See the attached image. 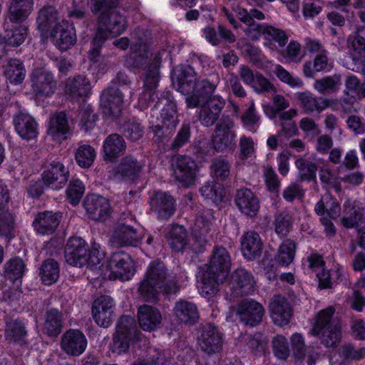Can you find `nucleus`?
Returning a JSON list of instances; mask_svg holds the SVG:
<instances>
[{
	"instance_id": "27",
	"label": "nucleus",
	"mask_w": 365,
	"mask_h": 365,
	"mask_svg": "<svg viewBox=\"0 0 365 365\" xmlns=\"http://www.w3.org/2000/svg\"><path fill=\"white\" fill-rule=\"evenodd\" d=\"M4 34L1 35L4 43L12 46H19L25 41L28 27L20 22L6 20L4 23Z\"/></svg>"
},
{
	"instance_id": "43",
	"label": "nucleus",
	"mask_w": 365,
	"mask_h": 365,
	"mask_svg": "<svg viewBox=\"0 0 365 365\" xmlns=\"http://www.w3.org/2000/svg\"><path fill=\"white\" fill-rule=\"evenodd\" d=\"M39 274L43 284L51 285L56 282L59 277V266L56 261L53 259L43 262Z\"/></svg>"
},
{
	"instance_id": "54",
	"label": "nucleus",
	"mask_w": 365,
	"mask_h": 365,
	"mask_svg": "<svg viewBox=\"0 0 365 365\" xmlns=\"http://www.w3.org/2000/svg\"><path fill=\"white\" fill-rule=\"evenodd\" d=\"M295 165L299 170V175L301 180L312 181L316 179L317 165L312 161L299 158L295 161Z\"/></svg>"
},
{
	"instance_id": "24",
	"label": "nucleus",
	"mask_w": 365,
	"mask_h": 365,
	"mask_svg": "<svg viewBox=\"0 0 365 365\" xmlns=\"http://www.w3.org/2000/svg\"><path fill=\"white\" fill-rule=\"evenodd\" d=\"M231 283L233 295L238 297L252 294L255 282L252 275L247 270L237 269L232 274Z\"/></svg>"
},
{
	"instance_id": "5",
	"label": "nucleus",
	"mask_w": 365,
	"mask_h": 365,
	"mask_svg": "<svg viewBox=\"0 0 365 365\" xmlns=\"http://www.w3.org/2000/svg\"><path fill=\"white\" fill-rule=\"evenodd\" d=\"M198 344L200 350L207 355L219 352L222 346V336L217 327L211 324L202 325Z\"/></svg>"
},
{
	"instance_id": "7",
	"label": "nucleus",
	"mask_w": 365,
	"mask_h": 365,
	"mask_svg": "<svg viewBox=\"0 0 365 365\" xmlns=\"http://www.w3.org/2000/svg\"><path fill=\"white\" fill-rule=\"evenodd\" d=\"M234 124L230 119H224L219 123L212 137L213 148L222 152L235 144V133L232 130Z\"/></svg>"
},
{
	"instance_id": "14",
	"label": "nucleus",
	"mask_w": 365,
	"mask_h": 365,
	"mask_svg": "<svg viewBox=\"0 0 365 365\" xmlns=\"http://www.w3.org/2000/svg\"><path fill=\"white\" fill-rule=\"evenodd\" d=\"M88 250V245L81 237H71L65 247L66 262L74 267H82L86 265V255Z\"/></svg>"
},
{
	"instance_id": "2",
	"label": "nucleus",
	"mask_w": 365,
	"mask_h": 365,
	"mask_svg": "<svg viewBox=\"0 0 365 365\" xmlns=\"http://www.w3.org/2000/svg\"><path fill=\"white\" fill-rule=\"evenodd\" d=\"M231 266V257L222 246H215L210 258L207 270L201 279V292L212 296L218 291V286L227 278Z\"/></svg>"
},
{
	"instance_id": "12",
	"label": "nucleus",
	"mask_w": 365,
	"mask_h": 365,
	"mask_svg": "<svg viewBox=\"0 0 365 365\" xmlns=\"http://www.w3.org/2000/svg\"><path fill=\"white\" fill-rule=\"evenodd\" d=\"M237 313L246 325L255 327L262 322L264 309L257 302L245 299L238 304Z\"/></svg>"
},
{
	"instance_id": "25",
	"label": "nucleus",
	"mask_w": 365,
	"mask_h": 365,
	"mask_svg": "<svg viewBox=\"0 0 365 365\" xmlns=\"http://www.w3.org/2000/svg\"><path fill=\"white\" fill-rule=\"evenodd\" d=\"M61 215L58 212L44 211L38 212L34 222V230L41 235H52L61 222Z\"/></svg>"
},
{
	"instance_id": "17",
	"label": "nucleus",
	"mask_w": 365,
	"mask_h": 365,
	"mask_svg": "<svg viewBox=\"0 0 365 365\" xmlns=\"http://www.w3.org/2000/svg\"><path fill=\"white\" fill-rule=\"evenodd\" d=\"M217 87L216 83L207 79L197 80L193 91L186 98L187 107L194 108L198 107L201 103L212 98Z\"/></svg>"
},
{
	"instance_id": "57",
	"label": "nucleus",
	"mask_w": 365,
	"mask_h": 365,
	"mask_svg": "<svg viewBox=\"0 0 365 365\" xmlns=\"http://www.w3.org/2000/svg\"><path fill=\"white\" fill-rule=\"evenodd\" d=\"M341 356L346 361H359L365 358V347H356L346 343L341 347Z\"/></svg>"
},
{
	"instance_id": "40",
	"label": "nucleus",
	"mask_w": 365,
	"mask_h": 365,
	"mask_svg": "<svg viewBox=\"0 0 365 365\" xmlns=\"http://www.w3.org/2000/svg\"><path fill=\"white\" fill-rule=\"evenodd\" d=\"M168 241L173 250H183L187 245V233L185 227L178 225H173L169 232Z\"/></svg>"
},
{
	"instance_id": "30",
	"label": "nucleus",
	"mask_w": 365,
	"mask_h": 365,
	"mask_svg": "<svg viewBox=\"0 0 365 365\" xmlns=\"http://www.w3.org/2000/svg\"><path fill=\"white\" fill-rule=\"evenodd\" d=\"M242 252L245 258L253 260L262 255L263 244L258 233L250 231L245 233L241 240Z\"/></svg>"
},
{
	"instance_id": "51",
	"label": "nucleus",
	"mask_w": 365,
	"mask_h": 365,
	"mask_svg": "<svg viewBox=\"0 0 365 365\" xmlns=\"http://www.w3.org/2000/svg\"><path fill=\"white\" fill-rule=\"evenodd\" d=\"M292 217L289 213L286 212L276 213L273 222L276 234L280 237L287 236L292 230Z\"/></svg>"
},
{
	"instance_id": "59",
	"label": "nucleus",
	"mask_w": 365,
	"mask_h": 365,
	"mask_svg": "<svg viewBox=\"0 0 365 365\" xmlns=\"http://www.w3.org/2000/svg\"><path fill=\"white\" fill-rule=\"evenodd\" d=\"M250 16L251 17L250 24L249 28L245 31L248 35L253 39L259 38L262 33V30L266 26L255 23V19L262 20L264 19V14L257 9H250Z\"/></svg>"
},
{
	"instance_id": "33",
	"label": "nucleus",
	"mask_w": 365,
	"mask_h": 365,
	"mask_svg": "<svg viewBox=\"0 0 365 365\" xmlns=\"http://www.w3.org/2000/svg\"><path fill=\"white\" fill-rule=\"evenodd\" d=\"M297 99L299 106L305 113L309 114L314 111L321 113L330 105L328 98H322L320 101L309 92H301L297 94Z\"/></svg>"
},
{
	"instance_id": "21",
	"label": "nucleus",
	"mask_w": 365,
	"mask_h": 365,
	"mask_svg": "<svg viewBox=\"0 0 365 365\" xmlns=\"http://www.w3.org/2000/svg\"><path fill=\"white\" fill-rule=\"evenodd\" d=\"M197 80L195 72L190 66L177 68L173 73L174 87L184 95L189 96L191 93Z\"/></svg>"
},
{
	"instance_id": "61",
	"label": "nucleus",
	"mask_w": 365,
	"mask_h": 365,
	"mask_svg": "<svg viewBox=\"0 0 365 365\" xmlns=\"http://www.w3.org/2000/svg\"><path fill=\"white\" fill-rule=\"evenodd\" d=\"M136 329L135 321L133 317L123 316L118 322L116 333L133 338L135 335Z\"/></svg>"
},
{
	"instance_id": "48",
	"label": "nucleus",
	"mask_w": 365,
	"mask_h": 365,
	"mask_svg": "<svg viewBox=\"0 0 365 365\" xmlns=\"http://www.w3.org/2000/svg\"><path fill=\"white\" fill-rule=\"evenodd\" d=\"M0 237L9 241L14 237V220L7 209H0Z\"/></svg>"
},
{
	"instance_id": "19",
	"label": "nucleus",
	"mask_w": 365,
	"mask_h": 365,
	"mask_svg": "<svg viewBox=\"0 0 365 365\" xmlns=\"http://www.w3.org/2000/svg\"><path fill=\"white\" fill-rule=\"evenodd\" d=\"M235 202L240 212L250 217L257 215L260 207L257 196L250 189L245 187L237 190Z\"/></svg>"
},
{
	"instance_id": "18",
	"label": "nucleus",
	"mask_w": 365,
	"mask_h": 365,
	"mask_svg": "<svg viewBox=\"0 0 365 365\" xmlns=\"http://www.w3.org/2000/svg\"><path fill=\"white\" fill-rule=\"evenodd\" d=\"M143 165L132 155L123 158L115 171V176L128 182H135L143 170Z\"/></svg>"
},
{
	"instance_id": "11",
	"label": "nucleus",
	"mask_w": 365,
	"mask_h": 365,
	"mask_svg": "<svg viewBox=\"0 0 365 365\" xmlns=\"http://www.w3.org/2000/svg\"><path fill=\"white\" fill-rule=\"evenodd\" d=\"M101 106L106 115L115 118L119 117L123 106V91L118 88L105 90L101 98Z\"/></svg>"
},
{
	"instance_id": "52",
	"label": "nucleus",
	"mask_w": 365,
	"mask_h": 365,
	"mask_svg": "<svg viewBox=\"0 0 365 365\" xmlns=\"http://www.w3.org/2000/svg\"><path fill=\"white\" fill-rule=\"evenodd\" d=\"M230 162L222 158L215 159L211 165V175L217 180L225 181L230 175Z\"/></svg>"
},
{
	"instance_id": "46",
	"label": "nucleus",
	"mask_w": 365,
	"mask_h": 365,
	"mask_svg": "<svg viewBox=\"0 0 365 365\" xmlns=\"http://www.w3.org/2000/svg\"><path fill=\"white\" fill-rule=\"evenodd\" d=\"M25 269V263L21 257H13L4 264L5 276L11 280L15 281L22 277Z\"/></svg>"
},
{
	"instance_id": "45",
	"label": "nucleus",
	"mask_w": 365,
	"mask_h": 365,
	"mask_svg": "<svg viewBox=\"0 0 365 365\" xmlns=\"http://www.w3.org/2000/svg\"><path fill=\"white\" fill-rule=\"evenodd\" d=\"M27 331L24 324L19 319L8 322L6 328V339L15 342H22L26 336Z\"/></svg>"
},
{
	"instance_id": "64",
	"label": "nucleus",
	"mask_w": 365,
	"mask_h": 365,
	"mask_svg": "<svg viewBox=\"0 0 365 365\" xmlns=\"http://www.w3.org/2000/svg\"><path fill=\"white\" fill-rule=\"evenodd\" d=\"M262 34L265 35L267 38L272 39L277 42L280 47H284L288 41V36L283 30L271 26H266L262 30Z\"/></svg>"
},
{
	"instance_id": "26",
	"label": "nucleus",
	"mask_w": 365,
	"mask_h": 365,
	"mask_svg": "<svg viewBox=\"0 0 365 365\" xmlns=\"http://www.w3.org/2000/svg\"><path fill=\"white\" fill-rule=\"evenodd\" d=\"M126 143L120 135L112 133L106 137L103 145V159L106 162H115L126 150Z\"/></svg>"
},
{
	"instance_id": "41",
	"label": "nucleus",
	"mask_w": 365,
	"mask_h": 365,
	"mask_svg": "<svg viewBox=\"0 0 365 365\" xmlns=\"http://www.w3.org/2000/svg\"><path fill=\"white\" fill-rule=\"evenodd\" d=\"M341 85V76L335 74L315 80L314 88L321 94H330L337 92Z\"/></svg>"
},
{
	"instance_id": "16",
	"label": "nucleus",
	"mask_w": 365,
	"mask_h": 365,
	"mask_svg": "<svg viewBox=\"0 0 365 365\" xmlns=\"http://www.w3.org/2000/svg\"><path fill=\"white\" fill-rule=\"evenodd\" d=\"M225 104V101L220 96H214L201 103L199 113V120L201 123L207 127L214 125L219 118Z\"/></svg>"
},
{
	"instance_id": "39",
	"label": "nucleus",
	"mask_w": 365,
	"mask_h": 365,
	"mask_svg": "<svg viewBox=\"0 0 365 365\" xmlns=\"http://www.w3.org/2000/svg\"><path fill=\"white\" fill-rule=\"evenodd\" d=\"M335 309L333 307H329L319 312L316 317V323L312 329V334L314 335H320L321 331L327 328H331L333 322H335L336 325H341L339 320L334 317Z\"/></svg>"
},
{
	"instance_id": "42",
	"label": "nucleus",
	"mask_w": 365,
	"mask_h": 365,
	"mask_svg": "<svg viewBox=\"0 0 365 365\" xmlns=\"http://www.w3.org/2000/svg\"><path fill=\"white\" fill-rule=\"evenodd\" d=\"M56 20L57 14L55 8L53 6H44L38 11L36 19L38 30L42 32V34H46L56 24Z\"/></svg>"
},
{
	"instance_id": "3",
	"label": "nucleus",
	"mask_w": 365,
	"mask_h": 365,
	"mask_svg": "<svg viewBox=\"0 0 365 365\" xmlns=\"http://www.w3.org/2000/svg\"><path fill=\"white\" fill-rule=\"evenodd\" d=\"M127 28L124 16L115 8L101 11L96 18L97 39L108 38L109 36L120 35Z\"/></svg>"
},
{
	"instance_id": "9",
	"label": "nucleus",
	"mask_w": 365,
	"mask_h": 365,
	"mask_svg": "<svg viewBox=\"0 0 365 365\" xmlns=\"http://www.w3.org/2000/svg\"><path fill=\"white\" fill-rule=\"evenodd\" d=\"M150 205L159 220H168L175 213V201L173 196L167 192L158 191L150 198Z\"/></svg>"
},
{
	"instance_id": "28",
	"label": "nucleus",
	"mask_w": 365,
	"mask_h": 365,
	"mask_svg": "<svg viewBox=\"0 0 365 365\" xmlns=\"http://www.w3.org/2000/svg\"><path fill=\"white\" fill-rule=\"evenodd\" d=\"M14 125L17 133L27 140L34 139L38 135L37 123L29 114L19 113L14 118Z\"/></svg>"
},
{
	"instance_id": "6",
	"label": "nucleus",
	"mask_w": 365,
	"mask_h": 365,
	"mask_svg": "<svg viewBox=\"0 0 365 365\" xmlns=\"http://www.w3.org/2000/svg\"><path fill=\"white\" fill-rule=\"evenodd\" d=\"M31 87L38 96H50L56 88L53 74L43 68L34 69L31 75Z\"/></svg>"
},
{
	"instance_id": "4",
	"label": "nucleus",
	"mask_w": 365,
	"mask_h": 365,
	"mask_svg": "<svg viewBox=\"0 0 365 365\" xmlns=\"http://www.w3.org/2000/svg\"><path fill=\"white\" fill-rule=\"evenodd\" d=\"M172 167L175 178L182 185L189 187L195 182L197 166L190 157L179 155L173 159Z\"/></svg>"
},
{
	"instance_id": "36",
	"label": "nucleus",
	"mask_w": 365,
	"mask_h": 365,
	"mask_svg": "<svg viewBox=\"0 0 365 365\" xmlns=\"http://www.w3.org/2000/svg\"><path fill=\"white\" fill-rule=\"evenodd\" d=\"M90 90L89 81L81 76L70 79L66 85V93L73 99L87 96Z\"/></svg>"
},
{
	"instance_id": "63",
	"label": "nucleus",
	"mask_w": 365,
	"mask_h": 365,
	"mask_svg": "<svg viewBox=\"0 0 365 365\" xmlns=\"http://www.w3.org/2000/svg\"><path fill=\"white\" fill-rule=\"evenodd\" d=\"M272 345L275 356L279 359L286 360L289 356L287 339L282 335H277L272 340Z\"/></svg>"
},
{
	"instance_id": "62",
	"label": "nucleus",
	"mask_w": 365,
	"mask_h": 365,
	"mask_svg": "<svg viewBox=\"0 0 365 365\" xmlns=\"http://www.w3.org/2000/svg\"><path fill=\"white\" fill-rule=\"evenodd\" d=\"M144 133V127L137 121H128L124 125L123 134L132 142L140 140Z\"/></svg>"
},
{
	"instance_id": "15",
	"label": "nucleus",
	"mask_w": 365,
	"mask_h": 365,
	"mask_svg": "<svg viewBox=\"0 0 365 365\" xmlns=\"http://www.w3.org/2000/svg\"><path fill=\"white\" fill-rule=\"evenodd\" d=\"M92 315L96 322L103 327L110 325L114 318L113 302L109 296H101L92 305Z\"/></svg>"
},
{
	"instance_id": "55",
	"label": "nucleus",
	"mask_w": 365,
	"mask_h": 365,
	"mask_svg": "<svg viewBox=\"0 0 365 365\" xmlns=\"http://www.w3.org/2000/svg\"><path fill=\"white\" fill-rule=\"evenodd\" d=\"M76 160L82 168H89L93 163L96 158L94 148L89 145H83L76 150Z\"/></svg>"
},
{
	"instance_id": "34",
	"label": "nucleus",
	"mask_w": 365,
	"mask_h": 365,
	"mask_svg": "<svg viewBox=\"0 0 365 365\" xmlns=\"http://www.w3.org/2000/svg\"><path fill=\"white\" fill-rule=\"evenodd\" d=\"M6 79L13 85H20L26 76V68L24 63L17 58H9L3 66Z\"/></svg>"
},
{
	"instance_id": "1",
	"label": "nucleus",
	"mask_w": 365,
	"mask_h": 365,
	"mask_svg": "<svg viewBox=\"0 0 365 365\" xmlns=\"http://www.w3.org/2000/svg\"><path fill=\"white\" fill-rule=\"evenodd\" d=\"M178 290V280L170 276L165 266L160 261L150 263L138 289L140 297L151 302L158 299L160 293L175 294Z\"/></svg>"
},
{
	"instance_id": "13",
	"label": "nucleus",
	"mask_w": 365,
	"mask_h": 365,
	"mask_svg": "<svg viewBox=\"0 0 365 365\" xmlns=\"http://www.w3.org/2000/svg\"><path fill=\"white\" fill-rule=\"evenodd\" d=\"M61 346L68 355L78 356L85 351L87 347V339L81 331L69 329L63 334Z\"/></svg>"
},
{
	"instance_id": "38",
	"label": "nucleus",
	"mask_w": 365,
	"mask_h": 365,
	"mask_svg": "<svg viewBox=\"0 0 365 365\" xmlns=\"http://www.w3.org/2000/svg\"><path fill=\"white\" fill-rule=\"evenodd\" d=\"M63 314L56 309L46 313L43 330L49 336H57L62 331Z\"/></svg>"
},
{
	"instance_id": "44",
	"label": "nucleus",
	"mask_w": 365,
	"mask_h": 365,
	"mask_svg": "<svg viewBox=\"0 0 365 365\" xmlns=\"http://www.w3.org/2000/svg\"><path fill=\"white\" fill-rule=\"evenodd\" d=\"M166 97L160 100V104L163 106L160 114V122L165 124H170L176 127L178 123V117L176 115L177 110L175 103L170 99V94L167 93Z\"/></svg>"
},
{
	"instance_id": "29",
	"label": "nucleus",
	"mask_w": 365,
	"mask_h": 365,
	"mask_svg": "<svg viewBox=\"0 0 365 365\" xmlns=\"http://www.w3.org/2000/svg\"><path fill=\"white\" fill-rule=\"evenodd\" d=\"M52 37L56 46L61 51L68 50L76 42L74 28L66 24H56Z\"/></svg>"
},
{
	"instance_id": "49",
	"label": "nucleus",
	"mask_w": 365,
	"mask_h": 365,
	"mask_svg": "<svg viewBox=\"0 0 365 365\" xmlns=\"http://www.w3.org/2000/svg\"><path fill=\"white\" fill-rule=\"evenodd\" d=\"M69 130L68 118L64 112L56 113L50 119L48 133L52 136L57 134H65Z\"/></svg>"
},
{
	"instance_id": "8",
	"label": "nucleus",
	"mask_w": 365,
	"mask_h": 365,
	"mask_svg": "<svg viewBox=\"0 0 365 365\" xmlns=\"http://www.w3.org/2000/svg\"><path fill=\"white\" fill-rule=\"evenodd\" d=\"M108 267L115 277L123 280H128L135 273L130 256L123 252L113 253L108 262Z\"/></svg>"
},
{
	"instance_id": "22",
	"label": "nucleus",
	"mask_w": 365,
	"mask_h": 365,
	"mask_svg": "<svg viewBox=\"0 0 365 365\" xmlns=\"http://www.w3.org/2000/svg\"><path fill=\"white\" fill-rule=\"evenodd\" d=\"M68 170L61 163L52 161L43 171L42 179L45 184L59 189L68 181Z\"/></svg>"
},
{
	"instance_id": "37",
	"label": "nucleus",
	"mask_w": 365,
	"mask_h": 365,
	"mask_svg": "<svg viewBox=\"0 0 365 365\" xmlns=\"http://www.w3.org/2000/svg\"><path fill=\"white\" fill-rule=\"evenodd\" d=\"M161 58V53L160 52L156 53L149 63L144 79V86L147 90L153 91L156 88L158 84Z\"/></svg>"
},
{
	"instance_id": "10",
	"label": "nucleus",
	"mask_w": 365,
	"mask_h": 365,
	"mask_svg": "<svg viewBox=\"0 0 365 365\" xmlns=\"http://www.w3.org/2000/svg\"><path fill=\"white\" fill-rule=\"evenodd\" d=\"M83 205L89 217L96 221H105L111 212L108 200L101 195H88Z\"/></svg>"
},
{
	"instance_id": "53",
	"label": "nucleus",
	"mask_w": 365,
	"mask_h": 365,
	"mask_svg": "<svg viewBox=\"0 0 365 365\" xmlns=\"http://www.w3.org/2000/svg\"><path fill=\"white\" fill-rule=\"evenodd\" d=\"M296 245L291 240L282 242L278 250L277 262L282 266H288L292 262L295 255Z\"/></svg>"
},
{
	"instance_id": "58",
	"label": "nucleus",
	"mask_w": 365,
	"mask_h": 365,
	"mask_svg": "<svg viewBox=\"0 0 365 365\" xmlns=\"http://www.w3.org/2000/svg\"><path fill=\"white\" fill-rule=\"evenodd\" d=\"M191 135V126L189 123H183L178 131L175 138L170 144V149L177 152L189 142Z\"/></svg>"
},
{
	"instance_id": "23",
	"label": "nucleus",
	"mask_w": 365,
	"mask_h": 365,
	"mask_svg": "<svg viewBox=\"0 0 365 365\" xmlns=\"http://www.w3.org/2000/svg\"><path fill=\"white\" fill-rule=\"evenodd\" d=\"M271 317L278 326L287 325L292 316V310L287 300L281 295H275L269 303Z\"/></svg>"
},
{
	"instance_id": "50",
	"label": "nucleus",
	"mask_w": 365,
	"mask_h": 365,
	"mask_svg": "<svg viewBox=\"0 0 365 365\" xmlns=\"http://www.w3.org/2000/svg\"><path fill=\"white\" fill-rule=\"evenodd\" d=\"M175 129V127L173 125H166L161 122L149 128L150 131L153 133V140L158 145H164L168 142Z\"/></svg>"
},
{
	"instance_id": "32",
	"label": "nucleus",
	"mask_w": 365,
	"mask_h": 365,
	"mask_svg": "<svg viewBox=\"0 0 365 365\" xmlns=\"http://www.w3.org/2000/svg\"><path fill=\"white\" fill-rule=\"evenodd\" d=\"M33 0H10L6 20L24 23L33 9Z\"/></svg>"
},
{
	"instance_id": "20",
	"label": "nucleus",
	"mask_w": 365,
	"mask_h": 365,
	"mask_svg": "<svg viewBox=\"0 0 365 365\" xmlns=\"http://www.w3.org/2000/svg\"><path fill=\"white\" fill-rule=\"evenodd\" d=\"M140 236L136 230L129 225L120 224L115 227L110 239L115 247L132 246L136 247L140 240Z\"/></svg>"
},
{
	"instance_id": "31",
	"label": "nucleus",
	"mask_w": 365,
	"mask_h": 365,
	"mask_svg": "<svg viewBox=\"0 0 365 365\" xmlns=\"http://www.w3.org/2000/svg\"><path fill=\"white\" fill-rule=\"evenodd\" d=\"M161 319V314L155 307L146 304L139 307L138 319L143 330L151 331L156 329Z\"/></svg>"
},
{
	"instance_id": "60",
	"label": "nucleus",
	"mask_w": 365,
	"mask_h": 365,
	"mask_svg": "<svg viewBox=\"0 0 365 365\" xmlns=\"http://www.w3.org/2000/svg\"><path fill=\"white\" fill-rule=\"evenodd\" d=\"M364 218V213L360 207H353L341 219V222L346 228H357L359 222Z\"/></svg>"
},
{
	"instance_id": "56",
	"label": "nucleus",
	"mask_w": 365,
	"mask_h": 365,
	"mask_svg": "<svg viewBox=\"0 0 365 365\" xmlns=\"http://www.w3.org/2000/svg\"><path fill=\"white\" fill-rule=\"evenodd\" d=\"M85 187L78 179H73L66 190L67 199L73 205H78L84 193Z\"/></svg>"
},
{
	"instance_id": "35",
	"label": "nucleus",
	"mask_w": 365,
	"mask_h": 365,
	"mask_svg": "<svg viewBox=\"0 0 365 365\" xmlns=\"http://www.w3.org/2000/svg\"><path fill=\"white\" fill-rule=\"evenodd\" d=\"M174 313L181 322L186 324H195L199 319L197 306L186 300H180L175 303Z\"/></svg>"
},
{
	"instance_id": "47",
	"label": "nucleus",
	"mask_w": 365,
	"mask_h": 365,
	"mask_svg": "<svg viewBox=\"0 0 365 365\" xmlns=\"http://www.w3.org/2000/svg\"><path fill=\"white\" fill-rule=\"evenodd\" d=\"M331 328H327L321 331L322 343L327 347H336L341 339V326L336 325L335 322L331 324Z\"/></svg>"
}]
</instances>
